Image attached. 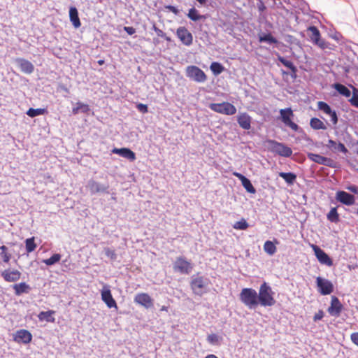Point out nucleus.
I'll return each instance as SVG.
<instances>
[{"label": "nucleus", "instance_id": "nucleus-60", "mask_svg": "<svg viewBox=\"0 0 358 358\" xmlns=\"http://www.w3.org/2000/svg\"><path fill=\"white\" fill-rule=\"evenodd\" d=\"M166 41H171V38L165 34V37H163Z\"/></svg>", "mask_w": 358, "mask_h": 358}, {"label": "nucleus", "instance_id": "nucleus-34", "mask_svg": "<svg viewBox=\"0 0 358 358\" xmlns=\"http://www.w3.org/2000/svg\"><path fill=\"white\" fill-rule=\"evenodd\" d=\"M37 245L35 243V238L31 237L25 240V248L28 253L32 252L36 250Z\"/></svg>", "mask_w": 358, "mask_h": 358}, {"label": "nucleus", "instance_id": "nucleus-58", "mask_svg": "<svg viewBox=\"0 0 358 358\" xmlns=\"http://www.w3.org/2000/svg\"><path fill=\"white\" fill-rule=\"evenodd\" d=\"M160 310H161V311H166V312H167V311H168V307H167V306H162V308H160Z\"/></svg>", "mask_w": 358, "mask_h": 358}, {"label": "nucleus", "instance_id": "nucleus-26", "mask_svg": "<svg viewBox=\"0 0 358 358\" xmlns=\"http://www.w3.org/2000/svg\"><path fill=\"white\" fill-rule=\"evenodd\" d=\"M88 185L92 194L104 192L108 189L107 187H103L94 180H90Z\"/></svg>", "mask_w": 358, "mask_h": 358}, {"label": "nucleus", "instance_id": "nucleus-56", "mask_svg": "<svg viewBox=\"0 0 358 358\" xmlns=\"http://www.w3.org/2000/svg\"><path fill=\"white\" fill-rule=\"evenodd\" d=\"M106 255H107L108 256L111 255V257H113V256H115V252H114L113 251H110L109 249H108V250H107V251H106Z\"/></svg>", "mask_w": 358, "mask_h": 358}, {"label": "nucleus", "instance_id": "nucleus-55", "mask_svg": "<svg viewBox=\"0 0 358 358\" xmlns=\"http://www.w3.org/2000/svg\"><path fill=\"white\" fill-rule=\"evenodd\" d=\"M166 8L169 11L172 12L175 15H178L179 13L178 10L173 6H168Z\"/></svg>", "mask_w": 358, "mask_h": 358}, {"label": "nucleus", "instance_id": "nucleus-41", "mask_svg": "<svg viewBox=\"0 0 358 358\" xmlns=\"http://www.w3.org/2000/svg\"><path fill=\"white\" fill-rule=\"evenodd\" d=\"M249 227L248 223L244 218L234 223L233 227L235 229L245 230Z\"/></svg>", "mask_w": 358, "mask_h": 358}, {"label": "nucleus", "instance_id": "nucleus-3", "mask_svg": "<svg viewBox=\"0 0 358 358\" xmlns=\"http://www.w3.org/2000/svg\"><path fill=\"white\" fill-rule=\"evenodd\" d=\"M265 143L267 145V149L281 157H289L292 155V149L282 143L274 140H267Z\"/></svg>", "mask_w": 358, "mask_h": 358}, {"label": "nucleus", "instance_id": "nucleus-54", "mask_svg": "<svg viewBox=\"0 0 358 358\" xmlns=\"http://www.w3.org/2000/svg\"><path fill=\"white\" fill-rule=\"evenodd\" d=\"M124 148H115L113 149L112 152L114 154H117L122 157Z\"/></svg>", "mask_w": 358, "mask_h": 358}, {"label": "nucleus", "instance_id": "nucleus-6", "mask_svg": "<svg viewBox=\"0 0 358 358\" xmlns=\"http://www.w3.org/2000/svg\"><path fill=\"white\" fill-rule=\"evenodd\" d=\"M193 268L191 262L184 257H178L173 263V270L181 274H189Z\"/></svg>", "mask_w": 358, "mask_h": 358}, {"label": "nucleus", "instance_id": "nucleus-39", "mask_svg": "<svg viewBox=\"0 0 358 358\" xmlns=\"http://www.w3.org/2000/svg\"><path fill=\"white\" fill-rule=\"evenodd\" d=\"M210 69L215 75H219L224 70V66L216 62H214L210 64Z\"/></svg>", "mask_w": 358, "mask_h": 358}, {"label": "nucleus", "instance_id": "nucleus-5", "mask_svg": "<svg viewBox=\"0 0 358 358\" xmlns=\"http://www.w3.org/2000/svg\"><path fill=\"white\" fill-rule=\"evenodd\" d=\"M209 108L216 113L227 115H232L236 113V107L229 102L212 103L209 104Z\"/></svg>", "mask_w": 358, "mask_h": 358}, {"label": "nucleus", "instance_id": "nucleus-9", "mask_svg": "<svg viewBox=\"0 0 358 358\" xmlns=\"http://www.w3.org/2000/svg\"><path fill=\"white\" fill-rule=\"evenodd\" d=\"M176 36L180 41L186 46H189L193 43V36L185 27H179L176 29Z\"/></svg>", "mask_w": 358, "mask_h": 358}, {"label": "nucleus", "instance_id": "nucleus-61", "mask_svg": "<svg viewBox=\"0 0 358 358\" xmlns=\"http://www.w3.org/2000/svg\"><path fill=\"white\" fill-rule=\"evenodd\" d=\"M103 63H104V61H103V60H99V61H98V64H99V65H102Z\"/></svg>", "mask_w": 358, "mask_h": 358}, {"label": "nucleus", "instance_id": "nucleus-20", "mask_svg": "<svg viewBox=\"0 0 358 358\" xmlns=\"http://www.w3.org/2000/svg\"><path fill=\"white\" fill-rule=\"evenodd\" d=\"M16 62L22 72L26 74H31L34 72V66L29 61L23 58H17Z\"/></svg>", "mask_w": 358, "mask_h": 358}, {"label": "nucleus", "instance_id": "nucleus-32", "mask_svg": "<svg viewBox=\"0 0 358 358\" xmlns=\"http://www.w3.org/2000/svg\"><path fill=\"white\" fill-rule=\"evenodd\" d=\"M187 17L192 21H198L201 19H205V16L200 15L195 8L189 10Z\"/></svg>", "mask_w": 358, "mask_h": 358}, {"label": "nucleus", "instance_id": "nucleus-44", "mask_svg": "<svg viewBox=\"0 0 358 358\" xmlns=\"http://www.w3.org/2000/svg\"><path fill=\"white\" fill-rule=\"evenodd\" d=\"M122 157L130 160L131 162H133L136 159L135 153L131 150L127 148H124Z\"/></svg>", "mask_w": 358, "mask_h": 358}, {"label": "nucleus", "instance_id": "nucleus-13", "mask_svg": "<svg viewBox=\"0 0 358 358\" xmlns=\"http://www.w3.org/2000/svg\"><path fill=\"white\" fill-rule=\"evenodd\" d=\"M317 286L322 295L330 294L334 291V285L331 281L321 277L316 278Z\"/></svg>", "mask_w": 358, "mask_h": 358}, {"label": "nucleus", "instance_id": "nucleus-59", "mask_svg": "<svg viewBox=\"0 0 358 358\" xmlns=\"http://www.w3.org/2000/svg\"><path fill=\"white\" fill-rule=\"evenodd\" d=\"M198 2H199L201 5L205 4L206 3V0H196Z\"/></svg>", "mask_w": 358, "mask_h": 358}, {"label": "nucleus", "instance_id": "nucleus-1", "mask_svg": "<svg viewBox=\"0 0 358 358\" xmlns=\"http://www.w3.org/2000/svg\"><path fill=\"white\" fill-rule=\"evenodd\" d=\"M273 294L274 292H273L271 287L264 282L261 285L259 289V304L264 307L274 306L276 301L273 297Z\"/></svg>", "mask_w": 358, "mask_h": 358}, {"label": "nucleus", "instance_id": "nucleus-35", "mask_svg": "<svg viewBox=\"0 0 358 358\" xmlns=\"http://www.w3.org/2000/svg\"><path fill=\"white\" fill-rule=\"evenodd\" d=\"M264 250L267 254L273 255L275 253L277 249L272 241H266L264 244Z\"/></svg>", "mask_w": 358, "mask_h": 358}, {"label": "nucleus", "instance_id": "nucleus-11", "mask_svg": "<svg viewBox=\"0 0 358 358\" xmlns=\"http://www.w3.org/2000/svg\"><path fill=\"white\" fill-rule=\"evenodd\" d=\"M282 122L294 131H297L299 126L291 120L293 116V111L290 108L280 110Z\"/></svg>", "mask_w": 358, "mask_h": 358}, {"label": "nucleus", "instance_id": "nucleus-57", "mask_svg": "<svg viewBox=\"0 0 358 358\" xmlns=\"http://www.w3.org/2000/svg\"><path fill=\"white\" fill-rule=\"evenodd\" d=\"M204 358H218L216 355L210 354L206 356Z\"/></svg>", "mask_w": 358, "mask_h": 358}, {"label": "nucleus", "instance_id": "nucleus-36", "mask_svg": "<svg viewBox=\"0 0 358 358\" xmlns=\"http://www.w3.org/2000/svg\"><path fill=\"white\" fill-rule=\"evenodd\" d=\"M327 219L331 222L337 223L339 222V214L337 212L336 208H332L328 213Z\"/></svg>", "mask_w": 358, "mask_h": 358}, {"label": "nucleus", "instance_id": "nucleus-24", "mask_svg": "<svg viewBox=\"0 0 358 358\" xmlns=\"http://www.w3.org/2000/svg\"><path fill=\"white\" fill-rule=\"evenodd\" d=\"M327 147L334 150V151H340L344 154L348 152V149L345 148L343 143H337L334 140L329 139L328 141V143L327 144Z\"/></svg>", "mask_w": 358, "mask_h": 358}, {"label": "nucleus", "instance_id": "nucleus-48", "mask_svg": "<svg viewBox=\"0 0 358 358\" xmlns=\"http://www.w3.org/2000/svg\"><path fill=\"white\" fill-rule=\"evenodd\" d=\"M152 29L158 36L162 38L165 37V33L162 29H159L155 24L153 25Z\"/></svg>", "mask_w": 358, "mask_h": 358}, {"label": "nucleus", "instance_id": "nucleus-22", "mask_svg": "<svg viewBox=\"0 0 358 358\" xmlns=\"http://www.w3.org/2000/svg\"><path fill=\"white\" fill-rule=\"evenodd\" d=\"M239 126L244 129H250L251 127V117L245 113L240 114L237 117Z\"/></svg>", "mask_w": 358, "mask_h": 358}, {"label": "nucleus", "instance_id": "nucleus-37", "mask_svg": "<svg viewBox=\"0 0 358 358\" xmlns=\"http://www.w3.org/2000/svg\"><path fill=\"white\" fill-rule=\"evenodd\" d=\"M47 113V110L45 108H30L27 111V115L31 117H34L36 116H38V115H44L45 113Z\"/></svg>", "mask_w": 358, "mask_h": 358}, {"label": "nucleus", "instance_id": "nucleus-27", "mask_svg": "<svg viewBox=\"0 0 358 358\" xmlns=\"http://www.w3.org/2000/svg\"><path fill=\"white\" fill-rule=\"evenodd\" d=\"M55 313V311L52 310H50L48 311H42L38 314V317L41 321L46 320L47 322H54L55 318L52 317V315Z\"/></svg>", "mask_w": 358, "mask_h": 358}, {"label": "nucleus", "instance_id": "nucleus-19", "mask_svg": "<svg viewBox=\"0 0 358 358\" xmlns=\"http://www.w3.org/2000/svg\"><path fill=\"white\" fill-rule=\"evenodd\" d=\"M101 299L109 308H115L117 309V306L115 300L113 299L111 292L108 288L103 289L101 291Z\"/></svg>", "mask_w": 358, "mask_h": 358}, {"label": "nucleus", "instance_id": "nucleus-17", "mask_svg": "<svg viewBox=\"0 0 358 358\" xmlns=\"http://www.w3.org/2000/svg\"><path fill=\"white\" fill-rule=\"evenodd\" d=\"M336 199L340 203L347 206L353 205L355 202V196L345 191H338Z\"/></svg>", "mask_w": 358, "mask_h": 358}, {"label": "nucleus", "instance_id": "nucleus-62", "mask_svg": "<svg viewBox=\"0 0 358 358\" xmlns=\"http://www.w3.org/2000/svg\"><path fill=\"white\" fill-rule=\"evenodd\" d=\"M265 8V6L262 4V6L259 7V10H263Z\"/></svg>", "mask_w": 358, "mask_h": 358}, {"label": "nucleus", "instance_id": "nucleus-28", "mask_svg": "<svg viewBox=\"0 0 358 358\" xmlns=\"http://www.w3.org/2000/svg\"><path fill=\"white\" fill-rule=\"evenodd\" d=\"M310 125L311 128L315 130L327 129L325 124L322 120L317 117H313L310 119Z\"/></svg>", "mask_w": 358, "mask_h": 358}, {"label": "nucleus", "instance_id": "nucleus-16", "mask_svg": "<svg viewBox=\"0 0 358 358\" xmlns=\"http://www.w3.org/2000/svg\"><path fill=\"white\" fill-rule=\"evenodd\" d=\"M134 302L145 308H150L153 306V300L147 293L137 294L134 297Z\"/></svg>", "mask_w": 358, "mask_h": 358}, {"label": "nucleus", "instance_id": "nucleus-29", "mask_svg": "<svg viewBox=\"0 0 358 358\" xmlns=\"http://www.w3.org/2000/svg\"><path fill=\"white\" fill-rule=\"evenodd\" d=\"M80 111L84 113H87L90 111L89 106L81 102H78L76 106L73 108L72 113L73 115H77Z\"/></svg>", "mask_w": 358, "mask_h": 358}, {"label": "nucleus", "instance_id": "nucleus-50", "mask_svg": "<svg viewBox=\"0 0 358 358\" xmlns=\"http://www.w3.org/2000/svg\"><path fill=\"white\" fill-rule=\"evenodd\" d=\"M350 102L352 106L358 108V95L353 94V96L350 99Z\"/></svg>", "mask_w": 358, "mask_h": 358}, {"label": "nucleus", "instance_id": "nucleus-33", "mask_svg": "<svg viewBox=\"0 0 358 358\" xmlns=\"http://www.w3.org/2000/svg\"><path fill=\"white\" fill-rule=\"evenodd\" d=\"M278 59L279 62H280L285 66L287 67L288 69H289L291 70V71L294 73V74H296V71H297V69H296V67L294 65V64L289 61V60H287L286 59H285L283 57H281V56H278Z\"/></svg>", "mask_w": 358, "mask_h": 358}, {"label": "nucleus", "instance_id": "nucleus-2", "mask_svg": "<svg viewBox=\"0 0 358 358\" xmlns=\"http://www.w3.org/2000/svg\"><path fill=\"white\" fill-rule=\"evenodd\" d=\"M239 298L241 302L250 309L255 308L259 305L258 294L252 288L242 289Z\"/></svg>", "mask_w": 358, "mask_h": 358}, {"label": "nucleus", "instance_id": "nucleus-43", "mask_svg": "<svg viewBox=\"0 0 358 358\" xmlns=\"http://www.w3.org/2000/svg\"><path fill=\"white\" fill-rule=\"evenodd\" d=\"M61 259V255L59 254H54L50 258L44 259L43 262L48 265H53L55 263L58 262Z\"/></svg>", "mask_w": 358, "mask_h": 358}, {"label": "nucleus", "instance_id": "nucleus-49", "mask_svg": "<svg viewBox=\"0 0 358 358\" xmlns=\"http://www.w3.org/2000/svg\"><path fill=\"white\" fill-rule=\"evenodd\" d=\"M324 317V312L323 310H318L317 313H316L313 317V320L315 322L317 321V320H320L323 318Z\"/></svg>", "mask_w": 358, "mask_h": 358}, {"label": "nucleus", "instance_id": "nucleus-63", "mask_svg": "<svg viewBox=\"0 0 358 358\" xmlns=\"http://www.w3.org/2000/svg\"><path fill=\"white\" fill-rule=\"evenodd\" d=\"M357 214H358V210H357Z\"/></svg>", "mask_w": 358, "mask_h": 358}, {"label": "nucleus", "instance_id": "nucleus-52", "mask_svg": "<svg viewBox=\"0 0 358 358\" xmlns=\"http://www.w3.org/2000/svg\"><path fill=\"white\" fill-rule=\"evenodd\" d=\"M124 29L129 35H132L136 32V29L132 27H124Z\"/></svg>", "mask_w": 358, "mask_h": 358}, {"label": "nucleus", "instance_id": "nucleus-8", "mask_svg": "<svg viewBox=\"0 0 358 358\" xmlns=\"http://www.w3.org/2000/svg\"><path fill=\"white\" fill-rule=\"evenodd\" d=\"M186 75L188 78L197 83H203L206 80V73L196 66H189L186 69Z\"/></svg>", "mask_w": 358, "mask_h": 358}, {"label": "nucleus", "instance_id": "nucleus-12", "mask_svg": "<svg viewBox=\"0 0 358 358\" xmlns=\"http://www.w3.org/2000/svg\"><path fill=\"white\" fill-rule=\"evenodd\" d=\"M343 310V306L336 296H332L331 298V303L327 309L329 314L331 316L338 317L340 316Z\"/></svg>", "mask_w": 358, "mask_h": 358}, {"label": "nucleus", "instance_id": "nucleus-14", "mask_svg": "<svg viewBox=\"0 0 358 358\" xmlns=\"http://www.w3.org/2000/svg\"><path fill=\"white\" fill-rule=\"evenodd\" d=\"M31 340V334L26 329L17 330L13 335V341L18 343L29 344Z\"/></svg>", "mask_w": 358, "mask_h": 358}, {"label": "nucleus", "instance_id": "nucleus-4", "mask_svg": "<svg viewBox=\"0 0 358 358\" xmlns=\"http://www.w3.org/2000/svg\"><path fill=\"white\" fill-rule=\"evenodd\" d=\"M208 286V279L199 275H193L190 282V287L196 295L202 296Z\"/></svg>", "mask_w": 358, "mask_h": 358}, {"label": "nucleus", "instance_id": "nucleus-25", "mask_svg": "<svg viewBox=\"0 0 358 358\" xmlns=\"http://www.w3.org/2000/svg\"><path fill=\"white\" fill-rule=\"evenodd\" d=\"M13 288L15 291V294L17 296H20L23 293H28L30 290V287L26 282H20L18 284H15L13 286Z\"/></svg>", "mask_w": 358, "mask_h": 358}, {"label": "nucleus", "instance_id": "nucleus-30", "mask_svg": "<svg viewBox=\"0 0 358 358\" xmlns=\"http://www.w3.org/2000/svg\"><path fill=\"white\" fill-rule=\"evenodd\" d=\"M334 89L341 95L345 96V97H350L351 95L350 90L345 87V85L340 84V83H336L334 84Z\"/></svg>", "mask_w": 358, "mask_h": 358}, {"label": "nucleus", "instance_id": "nucleus-47", "mask_svg": "<svg viewBox=\"0 0 358 358\" xmlns=\"http://www.w3.org/2000/svg\"><path fill=\"white\" fill-rule=\"evenodd\" d=\"M136 108L140 112L143 113H146L148 111L147 105L143 103L137 104Z\"/></svg>", "mask_w": 358, "mask_h": 358}, {"label": "nucleus", "instance_id": "nucleus-40", "mask_svg": "<svg viewBox=\"0 0 358 358\" xmlns=\"http://www.w3.org/2000/svg\"><path fill=\"white\" fill-rule=\"evenodd\" d=\"M207 341L212 345H220L222 341V337L219 336L215 334H209L207 337Z\"/></svg>", "mask_w": 358, "mask_h": 358}, {"label": "nucleus", "instance_id": "nucleus-10", "mask_svg": "<svg viewBox=\"0 0 358 358\" xmlns=\"http://www.w3.org/2000/svg\"><path fill=\"white\" fill-rule=\"evenodd\" d=\"M311 248L313 250L315 255L316 256L320 263H321L322 264L327 265L328 266H331L333 265L332 259L320 247H318L316 245L312 244Z\"/></svg>", "mask_w": 358, "mask_h": 358}, {"label": "nucleus", "instance_id": "nucleus-38", "mask_svg": "<svg viewBox=\"0 0 358 358\" xmlns=\"http://www.w3.org/2000/svg\"><path fill=\"white\" fill-rule=\"evenodd\" d=\"M259 42H268V43H277L278 40L274 38L271 34H264L262 36H259Z\"/></svg>", "mask_w": 358, "mask_h": 358}, {"label": "nucleus", "instance_id": "nucleus-51", "mask_svg": "<svg viewBox=\"0 0 358 358\" xmlns=\"http://www.w3.org/2000/svg\"><path fill=\"white\" fill-rule=\"evenodd\" d=\"M350 339L355 345L358 346V332L352 333L350 335Z\"/></svg>", "mask_w": 358, "mask_h": 358}, {"label": "nucleus", "instance_id": "nucleus-23", "mask_svg": "<svg viewBox=\"0 0 358 358\" xmlns=\"http://www.w3.org/2000/svg\"><path fill=\"white\" fill-rule=\"evenodd\" d=\"M69 17L75 28L80 27L81 23L78 17V12L76 7H71L69 9Z\"/></svg>", "mask_w": 358, "mask_h": 358}, {"label": "nucleus", "instance_id": "nucleus-31", "mask_svg": "<svg viewBox=\"0 0 358 358\" xmlns=\"http://www.w3.org/2000/svg\"><path fill=\"white\" fill-rule=\"evenodd\" d=\"M279 176L281 177L282 178H283L286 181V182L289 185H292L296 179V174H294V173H291V172H289V173L280 172Z\"/></svg>", "mask_w": 358, "mask_h": 358}, {"label": "nucleus", "instance_id": "nucleus-45", "mask_svg": "<svg viewBox=\"0 0 358 358\" xmlns=\"http://www.w3.org/2000/svg\"><path fill=\"white\" fill-rule=\"evenodd\" d=\"M317 107L319 110L323 111L327 115L331 113V108L326 102L318 101Z\"/></svg>", "mask_w": 358, "mask_h": 358}, {"label": "nucleus", "instance_id": "nucleus-53", "mask_svg": "<svg viewBox=\"0 0 358 358\" xmlns=\"http://www.w3.org/2000/svg\"><path fill=\"white\" fill-rule=\"evenodd\" d=\"M346 189L354 194H358V187L356 185H350Z\"/></svg>", "mask_w": 358, "mask_h": 358}, {"label": "nucleus", "instance_id": "nucleus-18", "mask_svg": "<svg viewBox=\"0 0 358 358\" xmlns=\"http://www.w3.org/2000/svg\"><path fill=\"white\" fill-rule=\"evenodd\" d=\"M21 273L16 269H6L1 272V276L5 281L8 282H16L21 278Z\"/></svg>", "mask_w": 358, "mask_h": 358}, {"label": "nucleus", "instance_id": "nucleus-21", "mask_svg": "<svg viewBox=\"0 0 358 358\" xmlns=\"http://www.w3.org/2000/svg\"><path fill=\"white\" fill-rule=\"evenodd\" d=\"M233 175L241 181L242 185L244 187L247 192L251 194H255L256 192L255 188L253 187L252 184L248 178L238 172H234Z\"/></svg>", "mask_w": 358, "mask_h": 358}, {"label": "nucleus", "instance_id": "nucleus-7", "mask_svg": "<svg viewBox=\"0 0 358 358\" xmlns=\"http://www.w3.org/2000/svg\"><path fill=\"white\" fill-rule=\"evenodd\" d=\"M307 32L310 41L322 49L327 48V45L324 40L321 38V34L319 29L315 26H310L307 29Z\"/></svg>", "mask_w": 358, "mask_h": 358}, {"label": "nucleus", "instance_id": "nucleus-42", "mask_svg": "<svg viewBox=\"0 0 358 358\" xmlns=\"http://www.w3.org/2000/svg\"><path fill=\"white\" fill-rule=\"evenodd\" d=\"M0 250H1V256L3 259V262L8 263L10 258L11 255L8 252V248L5 245H2L0 247Z\"/></svg>", "mask_w": 358, "mask_h": 358}, {"label": "nucleus", "instance_id": "nucleus-15", "mask_svg": "<svg viewBox=\"0 0 358 358\" xmlns=\"http://www.w3.org/2000/svg\"><path fill=\"white\" fill-rule=\"evenodd\" d=\"M309 159L311 161L317 163L321 165H325L329 167H335V162L331 159L326 157H323L318 154L315 153H308L307 155Z\"/></svg>", "mask_w": 358, "mask_h": 358}, {"label": "nucleus", "instance_id": "nucleus-46", "mask_svg": "<svg viewBox=\"0 0 358 358\" xmlns=\"http://www.w3.org/2000/svg\"><path fill=\"white\" fill-rule=\"evenodd\" d=\"M327 115H329L331 117V120L332 123L334 124H336L338 122V117H337L336 111L331 110V113H328Z\"/></svg>", "mask_w": 358, "mask_h": 358}]
</instances>
